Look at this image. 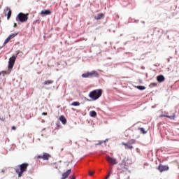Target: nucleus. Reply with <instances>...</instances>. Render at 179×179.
Here are the masks:
<instances>
[{"instance_id": "nucleus-1", "label": "nucleus", "mask_w": 179, "mask_h": 179, "mask_svg": "<svg viewBox=\"0 0 179 179\" xmlns=\"http://www.w3.org/2000/svg\"><path fill=\"white\" fill-rule=\"evenodd\" d=\"M101 94H103V90L97 89V90H94L91 91L89 93L88 96L93 101H96V100H99V99H100V97H101Z\"/></svg>"}, {"instance_id": "nucleus-2", "label": "nucleus", "mask_w": 179, "mask_h": 179, "mask_svg": "<svg viewBox=\"0 0 179 179\" xmlns=\"http://www.w3.org/2000/svg\"><path fill=\"white\" fill-rule=\"evenodd\" d=\"M27 167H29V164L27 163H22L15 168V173L17 174L19 178L23 176V173L27 171Z\"/></svg>"}, {"instance_id": "nucleus-3", "label": "nucleus", "mask_w": 179, "mask_h": 179, "mask_svg": "<svg viewBox=\"0 0 179 179\" xmlns=\"http://www.w3.org/2000/svg\"><path fill=\"white\" fill-rule=\"evenodd\" d=\"M27 20H29V14L24 13H20L16 17V22H20V23H24Z\"/></svg>"}, {"instance_id": "nucleus-4", "label": "nucleus", "mask_w": 179, "mask_h": 179, "mask_svg": "<svg viewBox=\"0 0 179 179\" xmlns=\"http://www.w3.org/2000/svg\"><path fill=\"white\" fill-rule=\"evenodd\" d=\"M157 170H159L160 173H163V171H169V170H170V167H169V165H163L159 164L157 168Z\"/></svg>"}, {"instance_id": "nucleus-5", "label": "nucleus", "mask_w": 179, "mask_h": 179, "mask_svg": "<svg viewBox=\"0 0 179 179\" xmlns=\"http://www.w3.org/2000/svg\"><path fill=\"white\" fill-rule=\"evenodd\" d=\"M17 34H19V32H15L13 34H10L7 38L5 40L3 44V45H5L6 44H8V41H10V40H12V38H15V37H16V36H17Z\"/></svg>"}, {"instance_id": "nucleus-6", "label": "nucleus", "mask_w": 179, "mask_h": 179, "mask_svg": "<svg viewBox=\"0 0 179 179\" xmlns=\"http://www.w3.org/2000/svg\"><path fill=\"white\" fill-rule=\"evenodd\" d=\"M106 162H108V163H109V164H110L111 166H114V164H118V162H117V159H115V158H113L110 156L106 157Z\"/></svg>"}, {"instance_id": "nucleus-7", "label": "nucleus", "mask_w": 179, "mask_h": 179, "mask_svg": "<svg viewBox=\"0 0 179 179\" xmlns=\"http://www.w3.org/2000/svg\"><path fill=\"white\" fill-rule=\"evenodd\" d=\"M20 52H20V50H18L15 56L13 55L11 57H10L8 60V63L15 64V62H16V57H17V55H19Z\"/></svg>"}, {"instance_id": "nucleus-8", "label": "nucleus", "mask_w": 179, "mask_h": 179, "mask_svg": "<svg viewBox=\"0 0 179 179\" xmlns=\"http://www.w3.org/2000/svg\"><path fill=\"white\" fill-rule=\"evenodd\" d=\"M89 78H99V73L96 71L88 72Z\"/></svg>"}, {"instance_id": "nucleus-9", "label": "nucleus", "mask_w": 179, "mask_h": 179, "mask_svg": "<svg viewBox=\"0 0 179 179\" xmlns=\"http://www.w3.org/2000/svg\"><path fill=\"white\" fill-rule=\"evenodd\" d=\"M71 171H72L71 169H68L66 172L62 173V177L61 179H66L69 176V174H71Z\"/></svg>"}, {"instance_id": "nucleus-10", "label": "nucleus", "mask_w": 179, "mask_h": 179, "mask_svg": "<svg viewBox=\"0 0 179 179\" xmlns=\"http://www.w3.org/2000/svg\"><path fill=\"white\" fill-rule=\"evenodd\" d=\"M157 80L159 83H162L166 80V78H164V76L161 74L157 76Z\"/></svg>"}, {"instance_id": "nucleus-11", "label": "nucleus", "mask_w": 179, "mask_h": 179, "mask_svg": "<svg viewBox=\"0 0 179 179\" xmlns=\"http://www.w3.org/2000/svg\"><path fill=\"white\" fill-rule=\"evenodd\" d=\"M59 120L62 122V123L63 124V125L66 124V117H65V116L61 115V116L59 117Z\"/></svg>"}, {"instance_id": "nucleus-12", "label": "nucleus", "mask_w": 179, "mask_h": 179, "mask_svg": "<svg viewBox=\"0 0 179 179\" xmlns=\"http://www.w3.org/2000/svg\"><path fill=\"white\" fill-rule=\"evenodd\" d=\"M6 10L8 11L7 13V20H9V19H10V16H12V10H10L9 7L6 8Z\"/></svg>"}, {"instance_id": "nucleus-13", "label": "nucleus", "mask_w": 179, "mask_h": 179, "mask_svg": "<svg viewBox=\"0 0 179 179\" xmlns=\"http://www.w3.org/2000/svg\"><path fill=\"white\" fill-rule=\"evenodd\" d=\"M50 157H51V155L50 154L45 152L43 154V160H48Z\"/></svg>"}, {"instance_id": "nucleus-14", "label": "nucleus", "mask_w": 179, "mask_h": 179, "mask_svg": "<svg viewBox=\"0 0 179 179\" xmlns=\"http://www.w3.org/2000/svg\"><path fill=\"white\" fill-rule=\"evenodd\" d=\"M41 15H51V10H42L41 12Z\"/></svg>"}, {"instance_id": "nucleus-15", "label": "nucleus", "mask_w": 179, "mask_h": 179, "mask_svg": "<svg viewBox=\"0 0 179 179\" xmlns=\"http://www.w3.org/2000/svg\"><path fill=\"white\" fill-rule=\"evenodd\" d=\"M123 145L125 146V149H134V146L129 143H124Z\"/></svg>"}, {"instance_id": "nucleus-16", "label": "nucleus", "mask_w": 179, "mask_h": 179, "mask_svg": "<svg viewBox=\"0 0 179 179\" xmlns=\"http://www.w3.org/2000/svg\"><path fill=\"white\" fill-rule=\"evenodd\" d=\"M90 115L92 118H94V117H97V113H96V111H94V110H92L90 112Z\"/></svg>"}, {"instance_id": "nucleus-17", "label": "nucleus", "mask_w": 179, "mask_h": 179, "mask_svg": "<svg viewBox=\"0 0 179 179\" xmlns=\"http://www.w3.org/2000/svg\"><path fill=\"white\" fill-rule=\"evenodd\" d=\"M103 16H104V14H103V13H99V14H98L96 16L94 17V19H95L96 20H100V19H101V17H103Z\"/></svg>"}, {"instance_id": "nucleus-18", "label": "nucleus", "mask_w": 179, "mask_h": 179, "mask_svg": "<svg viewBox=\"0 0 179 179\" xmlns=\"http://www.w3.org/2000/svg\"><path fill=\"white\" fill-rule=\"evenodd\" d=\"M138 131H140V132H141V134L143 135H146V134H148V131L145 130V128L143 127L138 128Z\"/></svg>"}, {"instance_id": "nucleus-19", "label": "nucleus", "mask_w": 179, "mask_h": 179, "mask_svg": "<svg viewBox=\"0 0 179 179\" xmlns=\"http://www.w3.org/2000/svg\"><path fill=\"white\" fill-rule=\"evenodd\" d=\"M162 117H166V118H169V120H174L176 118V115H163Z\"/></svg>"}, {"instance_id": "nucleus-20", "label": "nucleus", "mask_w": 179, "mask_h": 179, "mask_svg": "<svg viewBox=\"0 0 179 179\" xmlns=\"http://www.w3.org/2000/svg\"><path fill=\"white\" fill-rule=\"evenodd\" d=\"M112 174H113V169L110 168L109 171H108L107 176H106L105 179L110 178V176H111Z\"/></svg>"}, {"instance_id": "nucleus-21", "label": "nucleus", "mask_w": 179, "mask_h": 179, "mask_svg": "<svg viewBox=\"0 0 179 179\" xmlns=\"http://www.w3.org/2000/svg\"><path fill=\"white\" fill-rule=\"evenodd\" d=\"M52 83H54V80H45V81L43 83V85H52Z\"/></svg>"}, {"instance_id": "nucleus-22", "label": "nucleus", "mask_w": 179, "mask_h": 179, "mask_svg": "<svg viewBox=\"0 0 179 179\" xmlns=\"http://www.w3.org/2000/svg\"><path fill=\"white\" fill-rule=\"evenodd\" d=\"M71 106L78 107V106H80V103H79V101H73V103H71Z\"/></svg>"}, {"instance_id": "nucleus-23", "label": "nucleus", "mask_w": 179, "mask_h": 179, "mask_svg": "<svg viewBox=\"0 0 179 179\" xmlns=\"http://www.w3.org/2000/svg\"><path fill=\"white\" fill-rule=\"evenodd\" d=\"M125 171H129V173H131V171L128 169V168L125 166L122 167V169H120V173H124Z\"/></svg>"}, {"instance_id": "nucleus-24", "label": "nucleus", "mask_w": 179, "mask_h": 179, "mask_svg": "<svg viewBox=\"0 0 179 179\" xmlns=\"http://www.w3.org/2000/svg\"><path fill=\"white\" fill-rule=\"evenodd\" d=\"M156 86H157V83H151L149 85V87L152 89L153 87H156Z\"/></svg>"}, {"instance_id": "nucleus-25", "label": "nucleus", "mask_w": 179, "mask_h": 179, "mask_svg": "<svg viewBox=\"0 0 179 179\" xmlns=\"http://www.w3.org/2000/svg\"><path fill=\"white\" fill-rule=\"evenodd\" d=\"M137 88L138 89V90H145L146 89V87L143 86V85H138Z\"/></svg>"}, {"instance_id": "nucleus-26", "label": "nucleus", "mask_w": 179, "mask_h": 179, "mask_svg": "<svg viewBox=\"0 0 179 179\" xmlns=\"http://www.w3.org/2000/svg\"><path fill=\"white\" fill-rule=\"evenodd\" d=\"M81 76H82V78H89V72L83 73V74L81 75Z\"/></svg>"}, {"instance_id": "nucleus-27", "label": "nucleus", "mask_w": 179, "mask_h": 179, "mask_svg": "<svg viewBox=\"0 0 179 179\" xmlns=\"http://www.w3.org/2000/svg\"><path fill=\"white\" fill-rule=\"evenodd\" d=\"M135 142H136V141H135L134 139H131L129 142H127V143L129 145H132L135 144Z\"/></svg>"}, {"instance_id": "nucleus-28", "label": "nucleus", "mask_w": 179, "mask_h": 179, "mask_svg": "<svg viewBox=\"0 0 179 179\" xmlns=\"http://www.w3.org/2000/svg\"><path fill=\"white\" fill-rule=\"evenodd\" d=\"M107 141H108V139H106L105 141H99V143H96L95 145H101V143H106V142H107Z\"/></svg>"}, {"instance_id": "nucleus-29", "label": "nucleus", "mask_w": 179, "mask_h": 179, "mask_svg": "<svg viewBox=\"0 0 179 179\" xmlns=\"http://www.w3.org/2000/svg\"><path fill=\"white\" fill-rule=\"evenodd\" d=\"M14 65L13 63H8V69H13Z\"/></svg>"}, {"instance_id": "nucleus-30", "label": "nucleus", "mask_w": 179, "mask_h": 179, "mask_svg": "<svg viewBox=\"0 0 179 179\" xmlns=\"http://www.w3.org/2000/svg\"><path fill=\"white\" fill-rule=\"evenodd\" d=\"M41 20H36L35 21H34V24H36V23H38V24H40Z\"/></svg>"}, {"instance_id": "nucleus-31", "label": "nucleus", "mask_w": 179, "mask_h": 179, "mask_svg": "<svg viewBox=\"0 0 179 179\" xmlns=\"http://www.w3.org/2000/svg\"><path fill=\"white\" fill-rule=\"evenodd\" d=\"M93 174H94V171H89L90 176H93Z\"/></svg>"}, {"instance_id": "nucleus-32", "label": "nucleus", "mask_w": 179, "mask_h": 179, "mask_svg": "<svg viewBox=\"0 0 179 179\" xmlns=\"http://www.w3.org/2000/svg\"><path fill=\"white\" fill-rule=\"evenodd\" d=\"M0 121H2L3 122V121H5V117H0Z\"/></svg>"}, {"instance_id": "nucleus-33", "label": "nucleus", "mask_w": 179, "mask_h": 179, "mask_svg": "<svg viewBox=\"0 0 179 179\" xmlns=\"http://www.w3.org/2000/svg\"><path fill=\"white\" fill-rule=\"evenodd\" d=\"M11 129H12V131H16V127L13 126V127H11Z\"/></svg>"}, {"instance_id": "nucleus-34", "label": "nucleus", "mask_w": 179, "mask_h": 179, "mask_svg": "<svg viewBox=\"0 0 179 179\" xmlns=\"http://www.w3.org/2000/svg\"><path fill=\"white\" fill-rule=\"evenodd\" d=\"M37 159H43V155H38Z\"/></svg>"}, {"instance_id": "nucleus-35", "label": "nucleus", "mask_w": 179, "mask_h": 179, "mask_svg": "<svg viewBox=\"0 0 179 179\" xmlns=\"http://www.w3.org/2000/svg\"><path fill=\"white\" fill-rule=\"evenodd\" d=\"M69 179H76L74 176H71L69 177Z\"/></svg>"}, {"instance_id": "nucleus-36", "label": "nucleus", "mask_w": 179, "mask_h": 179, "mask_svg": "<svg viewBox=\"0 0 179 179\" xmlns=\"http://www.w3.org/2000/svg\"><path fill=\"white\" fill-rule=\"evenodd\" d=\"M85 99L86 101H92V100H90V99H87V98H85Z\"/></svg>"}, {"instance_id": "nucleus-37", "label": "nucleus", "mask_w": 179, "mask_h": 179, "mask_svg": "<svg viewBox=\"0 0 179 179\" xmlns=\"http://www.w3.org/2000/svg\"><path fill=\"white\" fill-rule=\"evenodd\" d=\"M42 115H47V113L45 112L42 113Z\"/></svg>"}, {"instance_id": "nucleus-38", "label": "nucleus", "mask_w": 179, "mask_h": 179, "mask_svg": "<svg viewBox=\"0 0 179 179\" xmlns=\"http://www.w3.org/2000/svg\"><path fill=\"white\" fill-rule=\"evenodd\" d=\"M14 27H17V24L14 23Z\"/></svg>"}, {"instance_id": "nucleus-39", "label": "nucleus", "mask_w": 179, "mask_h": 179, "mask_svg": "<svg viewBox=\"0 0 179 179\" xmlns=\"http://www.w3.org/2000/svg\"><path fill=\"white\" fill-rule=\"evenodd\" d=\"M138 22H139V20H135L134 23H138Z\"/></svg>"}, {"instance_id": "nucleus-40", "label": "nucleus", "mask_w": 179, "mask_h": 179, "mask_svg": "<svg viewBox=\"0 0 179 179\" xmlns=\"http://www.w3.org/2000/svg\"><path fill=\"white\" fill-rule=\"evenodd\" d=\"M1 173H5V169H2Z\"/></svg>"}, {"instance_id": "nucleus-41", "label": "nucleus", "mask_w": 179, "mask_h": 179, "mask_svg": "<svg viewBox=\"0 0 179 179\" xmlns=\"http://www.w3.org/2000/svg\"><path fill=\"white\" fill-rule=\"evenodd\" d=\"M127 44H128V42H125V43H124V45H127Z\"/></svg>"}, {"instance_id": "nucleus-42", "label": "nucleus", "mask_w": 179, "mask_h": 179, "mask_svg": "<svg viewBox=\"0 0 179 179\" xmlns=\"http://www.w3.org/2000/svg\"><path fill=\"white\" fill-rule=\"evenodd\" d=\"M167 38H169V40L170 39V36H167Z\"/></svg>"}, {"instance_id": "nucleus-43", "label": "nucleus", "mask_w": 179, "mask_h": 179, "mask_svg": "<svg viewBox=\"0 0 179 179\" xmlns=\"http://www.w3.org/2000/svg\"><path fill=\"white\" fill-rule=\"evenodd\" d=\"M169 31H171V30H167L166 31V33H169Z\"/></svg>"}, {"instance_id": "nucleus-44", "label": "nucleus", "mask_w": 179, "mask_h": 179, "mask_svg": "<svg viewBox=\"0 0 179 179\" xmlns=\"http://www.w3.org/2000/svg\"><path fill=\"white\" fill-rule=\"evenodd\" d=\"M129 22H131V18L129 19Z\"/></svg>"}, {"instance_id": "nucleus-45", "label": "nucleus", "mask_w": 179, "mask_h": 179, "mask_svg": "<svg viewBox=\"0 0 179 179\" xmlns=\"http://www.w3.org/2000/svg\"><path fill=\"white\" fill-rule=\"evenodd\" d=\"M168 62H170V59H168Z\"/></svg>"}, {"instance_id": "nucleus-46", "label": "nucleus", "mask_w": 179, "mask_h": 179, "mask_svg": "<svg viewBox=\"0 0 179 179\" xmlns=\"http://www.w3.org/2000/svg\"><path fill=\"white\" fill-rule=\"evenodd\" d=\"M142 69H145V67L143 66V67H142Z\"/></svg>"}, {"instance_id": "nucleus-47", "label": "nucleus", "mask_w": 179, "mask_h": 179, "mask_svg": "<svg viewBox=\"0 0 179 179\" xmlns=\"http://www.w3.org/2000/svg\"><path fill=\"white\" fill-rule=\"evenodd\" d=\"M2 75V73L0 72V76Z\"/></svg>"}, {"instance_id": "nucleus-48", "label": "nucleus", "mask_w": 179, "mask_h": 179, "mask_svg": "<svg viewBox=\"0 0 179 179\" xmlns=\"http://www.w3.org/2000/svg\"><path fill=\"white\" fill-rule=\"evenodd\" d=\"M152 108H155V106H152Z\"/></svg>"}, {"instance_id": "nucleus-49", "label": "nucleus", "mask_w": 179, "mask_h": 179, "mask_svg": "<svg viewBox=\"0 0 179 179\" xmlns=\"http://www.w3.org/2000/svg\"><path fill=\"white\" fill-rule=\"evenodd\" d=\"M33 142H34V138L33 139Z\"/></svg>"}, {"instance_id": "nucleus-50", "label": "nucleus", "mask_w": 179, "mask_h": 179, "mask_svg": "<svg viewBox=\"0 0 179 179\" xmlns=\"http://www.w3.org/2000/svg\"><path fill=\"white\" fill-rule=\"evenodd\" d=\"M117 170H120V168H117Z\"/></svg>"}, {"instance_id": "nucleus-51", "label": "nucleus", "mask_w": 179, "mask_h": 179, "mask_svg": "<svg viewBox=\"0 0 179 179\" xmlns=\"http://www.w3.org/2000/svg\"><path fill=\"white\" fill-rule=\"evenodd\" d=\"M117 17H120V16H119V15H117Z\"/></svg>"}, {"instance_id": "nucleus-52", "label": "nucleus", "mask_w": 179, "mask_h": 179, "mask_svg": "<svg viewBox=\"0 0 179 179\" xmlns=\"http://www.w3.org/2000/svg\"><path fill=\"white\" fill-rule=\"evenodd\" d=\"M1 48H2V47H0V50H1Z\"/></svg>"}, {"instance_id": "nucleus-53", "label": "nucleus", "mask_w": 179, "mask_h": 179, "mask_svg": "<svg viewBox=\"0 0 179 179\" xmlns=\"http://www.w3.org/2000/svg\"><path fill=\"white\" fill-rule=\"evenodd\" d=\"M124 166H127V164H125Z\"/></svg>"}, {"instance_id": "nucleus-54", "label": "nucleus", "mask_w": 179, "mask_h": 179, "mask_svg": "<svg viewBox=\"0 0 179 179\" xmlns=\"http://www.w3.org/2000/svg\"><path fill=\"white\" fill-rule=\"evenodd\" d=\"M118 179H120V177H118Z\"/></svg>"}]
</instances>
